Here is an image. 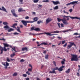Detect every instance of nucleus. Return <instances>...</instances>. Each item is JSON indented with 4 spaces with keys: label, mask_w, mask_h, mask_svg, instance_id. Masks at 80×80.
Returning <instances> with one entry per match:
<instances>
[{
    "label": "nucleus",
    "mask_w": 80,
    "mask_h": 80,
    "mask_svg": "<svg viewBox=\"0 0 80 80\" xmlns=\"http://www.w3.org/2000/svg\"><path fill=\"white\" fill-rule=\"evenodd\" d=\"M43 34H45V32L42 33L34 34V35H35V36H36V35H43Z\"/></svg>",
    "instance_id": "393cba45"
},
{
    "label": "nucleus",
    "mask_w": 80,
    "mask_h": 80,
    "mask_svg": "<svg viewBox=\"0 0 80 80\" xmlns=\"http://www.w3.org/2000/svg\"><path fill=\"white\" fill-rule=\"evenodd\" d=\"M69 43H70V44L68 45L67 47V48L68 49L69 48H71L73 45H74L75 47H76V45L74 43V42H69Z\"/></svg>",
    "instance_id": "423d86ee"
},
{
    "label": "nucleus",
    "mask_w": 80,
    "mask_h": 80,
    "mask_svg": "<svg viewBox=\"0 0 80 80\" xmlns=\"http://www.w3.org/2000/svg\"><path fill=\"white\" fill-rule=\"evenodd\" d=\"M0 40H3V41H5L6 39L4 38H2V39H0Z\"/></svg>",
    "instance_id": "79ce46f5"
},
{
    "label": "nucleus",
    "mask_w": 80,
    "mask_h": 80,
    "mask_svg": "<svg viewBox=\"0 0 80 80\" xmlns=\"http://www.w3.org/2000/svg\"><path fill=\"white\" fill-rule=\"evenodd\" d=\"M53 63L54 65L56 67V66H57V65H56V62L55 61H53Z\"/></svg>",
    "instance_id": "3c124183"
},
{
    "label": "nucleus",
    "mask_w": 80,
    "mask_h": 80,
    "mask_svg": "<svg viewBox=\"0 0 80 80\" xmlns=\"http://www.w3.org/2000/svg\"><path fill=\"white\" fill-rule=\"evenodd\" d=\"M19 33L18 32H15L13 33V35H19Z\"/></svg>",
    "instance_id": "de8ad7c7"
},
{
    "label": "nucleus",
    "mask_w": 80,
    "mask_h": 80,
    "mask_svg": "<svg viewBox=\"0 0 80 80\" xmlns=\"http://www.w3.org/2000/svg\"><path fill=\"white\" fill-rule=\"evenodd\" d=\"M29 19V17L28 16H27L25 17V19Z\"/></svg>",
    "instance_id": "13d9d810"
},
{
    "label": "nucleus",
    "mask_w": 80,
    "mask_h": 80,
    "mask_svg": "<svg viewBox=\"0 0 80 80\" xmlns=\"http://www.w3.org/2000/svg\"><path fill=\"white\" fill-rule=\"evenodd\" d=\"M57 20L58 22H61V21H62V23H64V22L65 20H63V19H60L58 18H57Z\"/></svg>",
    "instance_id": "2eb2a0df"
},
{
    "label": "nucleus",
    "mask_w": 80,
    "mask_h": 80,
    "mask_svg": "<svg viewBox=\"0 0 80 80\" xmlns=\"http://www.w3.org/2000/svg\"><path fill=\"white\" fill-rule=\"evenodd\" d=\"M64 13H67V14H68V12H65V10H64L63 11Z\"/></svg>",
    "instance_id": "864d4df0"
},
{
    "label": "nucleus",
    "mask_w": 80,
    "mask_h": 80,
    "mask_svg": "<svg viewBox=\"0 0 80 80\" xmlns=\"http://www.w3.org/2000/svg\"><path fill=\"white\" fill-rule=\"evenodd\" d=\"M52 19L50 18H48L46 20V23H48L52 22Z\"/></svg>",
    "instance_id": "9b49d317"
},
{
    "label": "nucleus",
    "mask_w": 80,
    "mask_h": 80,
    "mask_svg": "<svg viewBox=\"0 0 80 80\" xmlns=\"http://www.w3.org/2000/svg\"><path fill=\"white\" fill-rule=\"evenodd\" d=\"M38 7H42V5L40 4L38 5Z\"/></svg>",
    "instance_id": "0e129e2a"
},
{
    "label": "nucleus",
    "mask_w": 80,
    "mask_h": 80,
    "mask_svg": "<svg viewBox=\"0 0 80 80\" xmlns=\"http://www.w3.org/2000/svg\"><path fill=\"white\" fill-rule=\"evenodd\" d=\"M60 23H58V25L59 28H60Z\"/></svg>",
    "instance_id": "e2e57ef3"
},
{
    "label": "nucleus",
    "mask_w": 80,
    "mask_h": 80,
    "mask_svg": "<svg viewBox=\"0 0 80 80\" xmlns=\"http://www.w3.org/2000/svg\"><path fill=\"white\" fill-rule=\"evenodd\" d=\"M15 26H17V23H14L12 25V27L14 28H16V27H15Z\"/></svg>",
    "instance_id": "b1692460"
},
{
    "label": "nucleus",
    "mask_w": 80,
    "mask_h": 80,
    "mask_svg": "<svg viewBox=\"0 0 80 80\" xmlns=\"http://www.w3.org/2000/svg\"><path fill=\"white\" fill-rule=\"evenodd\" d=\"M21 22L25 27H27V23H33L34 21H28L22 20L21 21Z\"/></svg>",
    "instance_id": "20e7f679"
},
{
    "label": "nucleus",
    "mask_w": 80,
    "mask_h": 80,
    "mask_svg": "<svg viewBox=\"0 0 80 80\" xmlns=\"http://www.w3.org/2000/svg\"><path fill=\"white\" fill-rule=\"evenodd\" d=\"M64 67H65V66H62L60 67V68H59V69H58V71L59 72H62V71H63V68H64Z\"/></svg>",
    "instance_id": "ddd939ff"
},
{
    "label": "nucleus",
    "mask_w": 80,
    "mask_h": 80,
    "mask_svg": "<svg viewBox=\"0 0 80 80\" xmlns=\"http://www.w3.org/2000/svg\"><path fill=\"white\" fill-rule=\"evenodd\" d=\"M7 62H10V60L9 59V58H7Z\"/></svg>",
    "instance_id": "58836bf2"
},
{
    "label": "nucleus",
    "mask_w": 80,
    "mask_h": 80,
    "mask_svg": "<svg viewBox=\"0 0 80 80\" xmlns=\"http://www.w3.org/2000/svg\"><path fill=\"white\" fill-rule=\"evenodd\" d=\"M70 70H71L70 68H68L67 70L65 71V73L67 74H68V73L70 72Z\"/></svg>",
    "instance_id": "412c9836"
},
{
    "label": "nucleus",
    "mask_w": 80,
    "mask_h": 80,
    "mask_svg": "<svg viewBox=\"0 0 80 80\" xmlns=\"http://www.w3.org/2000/svg\"><path fill=\"white\" fill-rule=\"evenodd\" d=\"M61 42H62V45H63V44H64L65 43V40H64V41H61Z\"/></svg>",
    "instance_id": "4c0bfd02"
},
{
    "label": "nucleus",
    "mask_w": 80,
    "mask_h": 80,
    "mask_svg": "<svg viewBox=\"0 0 80 80\" xmlns=\"http://www.w3.org/2000/svg\"><path fill=\"white\" fill-rule=\"evenodd\" d=\"M3 24L4 25H6L3 27L4 28L5 30H7V29H9L10 28H9V26L7 25H8V23L7 22H3Z\"/></svg>",
    "instance_id": "39448f33"
},
{
    "label": "nucleus",
    "mask_w": 80,
    "mask_h": 80,
    "mask_svg": "<svg viewBox=\"0 0 80 80\" xmlns=\"http://www.w3.org/2000/svg\"><path fill=\"white\" fill-rule=\"evenodd\" d=\"M62 60H63V61H61V63L62 65H64L65 64V62H66V60H65V58L63 59Z\"/></svg>",
    "instance_id": "4be33fe9"
},
{
    "label": "nucleus",
    "mask_w": 80,
    "mask_h": 80,
    "mask_svg": "<svg viewBox=\"0 0 80 80\" xmlns=\"http://www.w3.org/2000/svg\"><path fill=\"white\" fill-rule=\"evenodd\" d=\"M15 55V53L13 52L12 53V54L11 55V57L12 58H13V57H14Z\"/></svg>",
    "instance_id": "c756f323"
},
{
    "label": "nucleus",
    "mask_w": 80,
    "mask_h": 80,
    "mask_svg": "<svg viewBox=\"0 0 80 80\" xmlns=\"http://www.w3.org/2000/svg\"><path fill=\"white\" fill-rule=\"evenodd\" d=\"M49 2H50V1L48 0H44L42 1V2H45L46 3Z\"/></svg>",
    "instance_id": "f704fd0d"
},
{
    "label": "nucleus",
    "mask_w": 80,
    "mask_h": 80,
    "mask_svg": "<svg viewBox=\"0 0 80 80\" xmlns=\"http://www.w3.org/2000/svg\"><path fill=\"white\" fill-rule=\"evenodd\" d=\"M73 35H79V34L77 32L74 33Z\"/></svg>",
    "instance_id": "603ef678"
},
{
    "label": "nucleus",
    "mask_w": 80,
    "mask_h": 80,
    "mask_svg": "<svg viewBox=\"0 0 80 80\" xmlns=\"http://www.w3.org/2000/svg\"><path fill=\"white\" fill-rule=\"evenodd\" d=\"M58 38L59 39V40H61V39H62V38L61 37H58Z\"/></svg>",
    "instance_id": "6e6d98bb"
},
{
    "label": "nucleus",
    "mask_w": 80,
    "mask_h": 80,
    "mask_svg": "<svg viewBox=\"0 0 80 80\" xmlns=\"http://www.w3.org/2000/svg\"><path fill=\"white\" fill-rule=\"evenodd\" d=\"M29 35H34L35 36V34H33V33H32L31 32H30L29 33Z\"/></svg>",
    "instance_id": "ea45409f"
},
{
    "label": "nucleus",
    "mask_w": 80,
    "mask_h": 80,
    "mask_svg": "<svg viewBox=\"0 0 80 80\" xmlns=\"http://www.w3.org/2000/svg\"><path fill=\"white\" fill-rule=\"evenodd\" d=\"M71 57L72 58H71V60L72 62H73V61L77 62L79 60L78 55L72 54Z\"/></svg>",
    "instance_id": "f03ea898"
},
{
    "label": "nucleus",
    "mask_w": 80,
    "mask_h": 80,
    "mask_svg": "<svg viewBox=\"0 0 80 80\" xmlns=\"http://www.w3.org/2000/svg\"><path fill=\"white\" fill-rule=\"evenodd\" d=\"M3 44L4 45V48H2V46H0V49L1 52H0V54H2L3 53V51H4L5 52H7V49H6V47H10V48H11L12 49L14 50V52H18V51H16L15 50V47H14L13 48L12 47V46H10L7 44L3 43Z\"/></svg>",
    "instance_id": "f257e3e1"
},
{
    "label": "nucleus",
    "mask_w": 80,
    "mask_h": 80,
    "mask_svg": "<svg viewBox=\"0 0 80 80\" xmlns=\"http://www.w3.org/2000/svg\"><path fill=\"white\" fill-rule=\"evenodd\" d=\"M69 11L71 13L72 12V9H71L69 10Z\"/></svg>",
    "instance_id": "bf43d9fd"
},
{
    "label": "nucleus",
    "mask_w": 80,
    "mask_h": 80,
    "mask_svg": "<svg viewBox=\"0 0 80 80\" xmlns=\"http://www.w3.org/2000/svg\"><path fill=\"white\" fill-rule=\"evenodd\" d=\"M77 76H80V72H78L77 73Z\"/></svg>",
    "instance_id": "052dcab7"
},
{
    "label": "nucleus",
    "mask_w": 80,
    "mask_h": 80,
    "mask_svg": "<svg viewBox=\"0 0 80 80\" xmlns=\"http://www.w3.org/2000/svg\"><path fill=\"white\" fill-rule=\"evenodd\" d=\"M67 45V43L66 42L64 45H63V47H66Z\"/></svg>",
    "instance_id": "8fccbe9b"
},
{
    "label": "nucleus",
    "mask_w": 80,
    "mask_h": 80,
    "mask_svg": "<svg viewBox=\"0 0 80 80\" xmlns=\"http://www.w3.org/2000/svg\"><path fill=\"white\" fill-rule=\"evenodd\" d=\"M52 2L54 5H58V4L60 3L59 2H58V1H56V2L52 1Z\"/></svg>",
    "instance_id": "f3484780"
},
{
    "label": "nucleus",
    "mask_w": 80,
    "mask_h": 80,
    "mask_svg": "<svg viewBox=\"0 0 80 80\" xmlns=\"http://www.w3.org/2000/svg\"><path fill=\"white\" fill-rule=\"evenodd\" d=\"M41 23H43V22L42 21H38L37 22V24H40Z\"/></svg>",
    "instance_id": "e433bc0d"
},
{
    "label": "nucleus",
    "mask_w": 80,
    "mask_h": 80,
    "mask_svg": "<svg viewBox=\"0 0 80 80\" xmlns=\"http://www.w3.org/2000/svg\"><path fill=\"white\" fill-rule=\"evenodd\" d=\"M28 71H29V72H32V68H28Z\"/></svg>",
    "instance_id": "a18cd8bd"
},
{
    "label": "nucleus",
    "mask_w": 80,
    "mask_h": 80,
    "mask_svg": "<svg viewBox=\"0 0 80 80\" xmlns=\"http://www.w3.org/2000/svg\"><path fill=\"white\" fill-rule=\"evenodd\" d=\"M77 3H78V1H73L66 4V5L68 6V5H74V4H77Z\"/></svg>",
    "instance_id": "6e6552de"
},
{
    "label": "nucleus",
    "mask_w": 80,
    "mask_h": 80,
    "mask_svg": "<svg viewBox=\"0 0 80 80\" xmlns=\"http://www.w3.org/2000/svg\"><path fill=\"white\" fill-rule=\"evenodd\" d=\"M37 80H41L40 78H37Z\"/></svg>",
    "instance_id": "774afa93"
},
{
    "label": "nucleus",
    "mask_w": 80,
    "mask_h": 80,
    "mask_svg": "<svg viewBox=\"0 0 80 80\" xmlns=\"http://www.w3.org/2000/svg\"><path fill=\"white\" fill-rule=\"evenodd\" d=\"M34 30L35 31H40V29L39 28H38L34 29Z\"/></svg>",
    "instance_id": "bb28decb"
},
{
    "label": "nucleus",
    "mask_w": 80,
    "mask_h": 80,
    "mask_svg": "<svg viewBox=\"0 0 80 80\" xmlns=\"http://www.w3.org/2000/svg\"><path fill=\"white\" fill-rule=\"evenodd\" d=\"M19 2H21L20 4H23V0H19Z\"/></svg>",
    "instance_id": "c03bdc74"
},
{
    "label": "nucleus",
    "mask_w": 80,
    "mask_h": 80,
    "mask_svg": "<svg viewBox=\"0 0 80 80\" xmlns=\"http://www.w3.org/2000/svg\"><path fill=\"white\" fill-rule=\"evenodd\" d=\"M54 10H57V9H58V6H56L54 8Z\"/></svg>",
    "instance_id": "7c9ffc66"
},
{
    "label": "nucleus",
    "mask_w": 80,
    "mask_h": 80,
    "mask_svg": "<svg viewBox=\"0 0 80 80\" xmlns=\"http://www.w3.org/2000/svg\"><path fill=\"white\" fill-rule=\"evenodd\" d=\"M2 8H0V10H2V11H4V12H7V9H6L3 6L2 7Z\"/></svg>",
    "instance_id": "f8f14e48"
},
{
    "label": "nucleus",
    "mask_w": 80,
    "mask_h": 80,
    "mask_svg": "<svg viewBox=\"0 0 80 80\" xmlns=\"http://www.w3.org/2000/svg\"><path fill=\"white\" fill-rule=\"evenodd\" d=\"M18 11L19 12H25V10H23V8H19Z\"/></svg>",
    "instance_id": "aec40b11"
},
{
    "label": "nucleus",
    "mask_w": 80,
    "mask_h": 80,
    "mask_svg": "<svg viewBox=\"0 0 80 80\" xmlns=\"http://www.w3.org/2000/svg\"><path fill=\"white\" fill-rule=\"evenodd\" d=\"M20 62H22V63L23 62H25V61L23 59H22L21 60H20Z\"/></svg>",
    "instance_id": "37998d69"
},
{
    "label": "nucleus",
    "mask_w": 80,
    "mask_h": 80,
    "mask_svg": "<svg viewBox=\"0 0 80 80\" xmlns=\"http://www.w3.org/2000/svg\"><path fill=\"white\" fill-rule=\"evenodd\" d=\"M18 75V73L17 72H14L12 76L15 77L16 76H17Z\"/></svg>",
    "instance_id": "cd10ccee"
},
{
    "label": "nucleus",
    "mask_w": 80,
    "mask_h": 80,
    "mask_svg": "<svg viewBox=\"0 0 80 80\" xmlns=\"http://www.w3.org/2000/svg\"><path fill=\"white\" fill-rule=\"evenodd\" d=\"M11 12L14 17H18L17 15L15 13V10L12 9V10H11Z\"/></svg>",
    "instance_id": "9d476101"
},
{
    "label": "nucleus",
    "mask_w": 80,
    "mask_h": 80,
    "mask_svg": "<svg viewBox=\"0 0 80 80\" xmlns=\"http://www.w3.org/2000/svg\"><path fill=\"white\" fill-rule=\"evenodd\" d=\"M39 0H34L33 2L34 3H38Z\"/></svg>",
    "instance_id": "c9c22d12"
},
{
    "label": "nucleus",
    "mask_w": 80,
    "mask_h": 80,
    "mask_svg": "<svg viewBox=\"0 0 80 80\" xmlns=\"http://www.w3.org/2000/svg\"><path fill=\"white\" fill-rule=\"evenodd\" d=\"M20 27L21 28H23V25H20Z\"/></svg>",
    "instance_id": "69168bd1"
},
{
    "label": "nucleus",
    "mask_w": 80,
    "mask_h": 80,
    "mask_svg": "<svg viewBox=\"0 0 80 80\" xmlns=\"http://www.w3.org/2000/svg\"><path fill=\"white\" fill-rule=\"evenodd\" d=\"M70 29H69L68 30H65V31H60V32H61V33H62V32H63L64 33H65V32H69V31H70Z\"/></svg>",
    "instance_id": "a878e982"
},
{
    "label": "nucleus",
    "mask_w": 80,
    "mask_h": 80,
    "mask_svg": "<svg viewBox=\"0 0 80 80\" xmlns=\"http://www.w3.org/2000/svg\"><path fill=\"white\" fill-rule=\"evenodd\" d=\"M22 51H25L26 50V51H28V48L27 47L22 48Z\"/></svg>",
    "instance_id": "6ab92c4d"
},
{
    "label": "nucleus",
    "mask_w": 80,
    "mask_h": 80,
    "mask_svg": "<svg viewBox=\"0 0 80 80\" xmlns=\"http://www.w3.org/2000/svg\"><path fill=\"white\" fill-rule=\"evenodd\" d=\"M5 63L6 65L5 64ZM2 64L4 66H5L4 68H5V69H7V67H8V66H9V63H8L7 62H2Z\"/></svg>",
    "instance_id": "1a4fd4ad"
},
{
    "label": "nucleus",
    "mask_w": 80,
    "mask_h": 80,
    "mask_svg": "<svg viewBox=\"0 0 80 80\" xmlns=\"http://www.w3.org/2000/svg\"><path fill=\"white\" fill-rule=\"evenodd\" d=\"M22 76L23 77H27V75L26 74H22Z\"/></svg>",
    "instance_id": "a19ab883"
},
{
    "label": "nucleus",
    "mask_w": 80,
    "mask_h": 80,
    "mask_svg": "<svg viewBox=\"0 0 80 80\" xmlns=\"http://www.w3.org/2000/svg\"><path fill=\"white\" fill-rule=\"evenodd\" d=\"M26 74H28V75H30V73L29 72L27 71L26 72Z\"/></svg>",
    "instance_id": "09e8293b"
},
{
    "label": "nucleus",
    "mask_w": 80,
    "mask_h": 80,
    "mask_svg": "<svg viewBox=\"0 0 80 80\" xmlns=\"http://www.w3.org/2000/svg\"><path fill=\"white\" fill-rule=\"evenodd\" d=\"M17 28H18V29H17V30L18 32H20V33H22V32L20 31V28H18V27H17Z\"/></svg>",
    "instance_id": "473e14b6"
},
{
    "label": "nucleus",
    "mask_w": 80,
    "mask_h": 80,
    "mask_svg": "<svg viewBox=\"0 0 80 80\" xmlns=\"http://www.w3.org/2000/svg\"><path fill=\"white\" fill-rule=\"evenodd\" d=\"M32 30H35V29H34V27H32L31 28V31H32Z\"/></svg>",
    "instance_id": "49530a36"
},
{
    "label": "nucleus",
    "mask_w": 80,
    "mask_h": 80,
    "mask_svg": "<svg viewBox=\"0 0 80 80\" xmlns=\"http://www.w3.org/2000/svg\"><path fill=\"white\" fill-rule=\"evenodd\" d=\"M45 34H46L47 35H49V36H52L53 35H57V34H50L51 33H48V32H44Z\"/></svg>",
    "instance_id": "4468645a"
},
{
    "label": "nucleus",
    "mask_w": 80,
    "mask_h": 80,
    "mask_svg": "<svg viewBox=\"0 0 80 80\" xmlns=\"http://www.w3.org/2000/svg\"><path fill=\"white\" fill-rule=\"evenodd\" d=\"M47 53V51H44L43 53Z\"/></svg>",
    "instance_id": "680f3d73"
},
{
    "label": "nucleus",
    "mask_w": 80,
    "mask_h": 80,
    "mask_svg": "<svg viewBox=\"0 0 80 80\" xmlns=\"http://www.w3.org/2000/svg\"><path fill=\"white\" fill-rule=\"evenodd\" d=\"M61 26L62 27H64V26H63V24L62 23H61Z\"/></svg>",
    "instance_id": "5fc2aeb1"
},
{
    "label": "nucleus",
    "mask_w": 80,
    "mask_h": 80,
    "mask_svg": "<svg viewBox=\"0 0 80 80\" xmlns=\"http://www.w3.org/2000/svg\"><path fill=\"white\" fill-rule=\"evenodd\" d=\"M29 66L30 67H31L32 68V66L31 64H30L29 65Z\"/></svg>",
    "instance_id": "4d7b16f0"
},
{
    "label": "nucleus",
    "mask_w": 80,
    "mask_h": 80,
    "mask_svg": "<svg viewBox=\"0 0 80 80\" xmlns=\"http://www.w3.org/2000/svg\"><path fill=\"white\" fill-rule=\"evenodd\" d=\"M62 17H64L63 18V19L62 20H64L65 21H64V22H63V23L64 24V25H68V22H67V21L65 19V17H66L67 18V20H69V18L68 17H71L70 16H65V15L62 16Z\"/></svg>",
    "instance_id": "7ed1b4c3"
},
{
    "label": "nucleus",
    "mask_w": 80,
    "mask_h": 80,
    "mask_svg": "<svg viewBox=\"0 0 80 80\" xmlns=\"http://www.w3.org/2000/svg\"><path fill=\"white\" fill-rule=\"evenodd\" d=\"M58 68L57 67H56L55 68H54L53 69V70L51 71H50L49 72V73H52V74H53L55 73V74H56L57 73H56V72L55 71V70H58Z\"/></svg>",
    "instance_id": "0eeeda50"
},
{
    "label": "nucleus",
    "mask_w": 80,
    "mask_h": 80,
    "mask_svg": "<svg viewBox=\"0 0 80 80\" xmlns=\"http://www.w3.org/2000/svg\"><path fill=\"white\" fill-rule=\"evenodd\" d=\"M14 30V29H12V28H10L9 29H8V32H10L11 31H13Z\"/></svg>",
    "instance_id": "c85d7f7f"
},
{
    "label": "nucleus",
    "mask_w": 80,
    "mask_h": 80,
    "mask_svg": "<svg viewBox=\"0 0 80 80\" xmlns=\"http://www.w3.org/2000/svg\"><path fill=\"white\" fill-rule=\"evenodd\" d=\"M33 20L34 21V22H37V21L38 20V18L37 17H36L33 18Z\"/></svg>",
    "instance_id": "5701e85b"
},
{
    "label": "nucleus",
    "mask_w": 80,
    "mask_h": 80,
    "mask_svg": "<svg viewBox=\"0 0 80 80\" xmlns=\"http://www.w3.org/2000/svg\"><path fill=\"white\" fill-rule=\"evenodd\" d=\"M48 55L47 54V55H46L45 56V58L46 59H48Z\"/></svg>",
    "instance_id": "2f4dec72"
},
{
    "label": "nucleus",
    "mask_w": 80,
    "mask_h": 80,
    "mask_svg": "<svg viewBox=\"0 0 80 80\" xmlns=\"http://www.w3.org/2000/svg\"><path fill=\"white\" fill-rule=\"evenodd\" d=\"M61 32H62L58 31H56L51 32V33H61Z\"/></svg>",
    "instance_id": "dca6fc26"
},
{
    "label": "nucleus",
    "mask_w": 80,
    "mask_h": 80,
    "mask_svg": "<svg viewBox=\"0 0 80 80\" xmlns=\"http://www.w3.org/2000/svg\"><path fill=\"white\" fill-rule=\"evenodd\" d=\"M70 18H71V19H80V18H78V17H70Z\"/></svg>",
    "instance_id": "a211bd4d"
},
{
    "label": "nucleus",
    "mask_w": 80,
    "mask_h": 80,
    "mask_svg": "<svg viewBox=\"0 0 80 80\" xmlns=\"http://www.w3.org/2000/svg\"><path fill=\"white\" fill-rule=\"evenodd\" d=\"M41 44L44 45H48V44L47 43H45V42H42L41 43Z\"/></svg>",
    "instance_id": "72a5a7b5"
},
{
    "label": "nucleus",
    "mask_w": 80,
    "mask_h": 80,
    "mask_svg": "<svg viewBox=\"0 0 80 80\" xmlns=\"http://www.w3.org/2000/svg\"><path fill=\"white\" fill-rule=\"evenodd\" d=\"M26 80H30V79L29 78H26Z\"/></svg>",
    "instance_id": "338daca9"
}]
</instances>
